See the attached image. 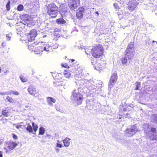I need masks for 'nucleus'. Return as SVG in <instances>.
<instances>
[{
	"mask_svg": "<svg viewBox=\"0 0 157 157\" xmlns=\"http://www.w3.org/2000/svg\"><path fill=\"white\" fill-rule=\"evenodd\" d=\"M133 42H130L129 44L125 51V56L122 59V63L126 65L129 64L133 57Z\"/></svg>",
	"mask_w": 157,
	"mask_h": 157,
	"instance_id": "1",
	"label": "nucleus"
},
{
	"mask_svg": "<svg viewBox=\"0 0 157 157\" xmlns=\"http://www.w3.org/2000/svg\"><path fill=\"white\" fill-rule=\"evenodd\" d=\"M75 82L77 85H78V84H79L80 86L79 87H78L77 90H74L72 94L73 99L79 105L81 103L83 99V95L80 93L81 92H82L83 90L82 88V86L81 82L79 80H77Z\"/></svg>",
	"mask_w": 157,
	"mask_h": 157,
	"instance_id": "2",
	"label": "nucleus"
},
{
	"mask_svg": "<svg viewBox=\"0 0 157 157\" xmlns=\"http://www.w3.org/2000/svg\"><path fill=\"white\" fill-rule=\"evenodd\" d=\"M47 8L48 14L52 18H55L58 14L57 6L54 3H52L48 5Z\"/></svg>",
	"mask_w": 157,
	"mask_h": 157,
	"instance_id": "3",
	"label": "nucleus"
},
{
	"mask_svg": "<svg viewBox=\"0 0 157 157\" xmlns=\"http://www.w3.org/2000/svg\"><path fill=\"white\" fill-rule=\"evenodd\" d=\"M103 53L102 47L100 45L95 46L91 50V54L94 57L96 58L99 57Z\"/></svg>",
	"mask_w": 157,
	"mask_h": 157,
	"instance_id": "4",
	"label": "nucleus"
},
{
	"mask_svg": "<svg viewBox=\"0 0 157 157\" xmlns=\"http://www.w3.org/2000/svg\"><path fill=\"white\" fill-rule=\"evenodd\" d=\"M144 131L146 136L147 138H150L152 140V137L153 136L155 132V129L154 128H151L147 124H145L144 125Z\"/></svg>",
	"mask_w": 157,
	"mask_h": 157,
	"instance_id": "5",
	"label": "nucleus"
},
{
	"mask_svg": "<svg viewBox=\"0 0 157 157\" xmlns=\"http://www.w3.org/2000/svg\"><path fill=\"white\" fill-rule=\"evenodd\" d=\"M18 144L13 141H6L4 144V149L6 153L8 150H11L13 149Z\"/></svg>",
	"mask_w": 157,
	"mask_h": 157,
	"instance_id": "6",
	"label": "nucleus"
},
{
	"mask_svg": "<svg viewBox=\"0 0 157 157\" xmlns=\"http://www.w3.org/2000/svg\"><path fill=\"white\" fill-rule=\"evenodd\" d=\"M33 48H31L32 46L29 45L28 46L29 49L31 51H34V52H37V53L40 54L41 52H42L43 51H48L50 50V47L49 46L47 48L46 47H44L43 48L42 46H39L38 47H35V49H33L34 46H32Z\"/></svg>",
	"mask_w": 157,
	"mask_h": 157,
	"instance_id": "7",
	"label": "nucleus"
},
{
	"mask_svg": "<svg viewBox=\"0 0 157 157\" xmlns=\"http://www.w3.org/2000/svg\"><path fill=\"white\" fill-rule=\"evenodd\" d=\"M138 131V128L136 125L131 126L126 131V135L128 137H131L134 135Z\"/></svg>",
	"mask_w": 157,
	"mask_h": 157,
	"instance_id": "8",
	"label": "nucleus"
},
{
	"mask_svg": "<svg viewBox=\"0 0 157 157\" xmlns=\"http://www.w3.org/2000/svg\"><path fill=\"white\" fill-rule=\"evenodd\" d=\"M79 0H68V6L70 9L73 10L80 5Z\"/></svg>",
	"mask_w": 157,
	"mask_h": 157,
	"instance_id": "9",
	"label": "nucleus"
},
{
	"mask_svg": "<svg viewBox=\"0 0 157 157\" xmlns=\"http://www.w3.org/2000/svg\"><path fill=\"white\" fill-rule=\"evenodd\" d=\"M117 78V74L114 72L111 77L109 83V90H110L113 87L115 83L116 82Z\"/></svg>",
	"mask_w": 157,
	"mask_h": 157,
	"instance_id": "10",
	"label": "nucleus"
},
{
	"mask_svg": "<svg viewBox=\"0 0 157 157\" xmlns=\"http://www.w3.org/2000/svg\"><path fill=\"white\" fill-rule=\"evenodd\" d=\"M36 33L37 32L35 29L32 30L28 35L29 41L31 42L33 40H34L37 35Z\"/></svg>",
	"mask_w": 157,
	"mask_h": 157,
	"instance_id": "11",
	"label": "nucleus"
},
{
	"mask_svg": "<svg viewBox=\"0 0 157 157\" xmlns=\"http://www.w3.org/2000/svg\"><path fill=\"white\" fill-rule=\"evenodd\" d=\"M69 71L72 73H76V72L80 68L78 62H76L75 63L73 64L70 67H68Z\"/></svg>",
	"mask_w": 157,
	"mask_h": 157,
	"instance_id": "12",
	"label": "nucleus"
},
{
	"mask_svg": "<svg viewBox=\"0 0 157 157\" xmlns=\"http://www.w3.org/2000/svg\"><path fill=\"white\" fill-rule=\"evenodd\" d=\"M138 3L135 0L130 1L128 6V8L131 11L134 10L137 6Z\"/></svg>",
	"mask_w": 157,
	"mask_h": 157,
	"instance_id": "13",
	"label": "nucleus"
},
{
	"mask_svg": "<svg viewBox=\"0 0 157 157\" xmlns=\"http://www.w3.org/2000/svg\"><path fill=\"white\" fill-rule=\"evenodd\" d=\"M27 90L30 94L33 96H35V94L36 93V88L33 85L29 86Z\"/></svg>",
	"mask_w": 157,
	"mask_h": 157,
	"instance_id": "14",
	"label": "nucleus"
},
{
	"mask_svg": "<svg viewBox=\"0 0 157 157\" xmlns=\"http://www.w3.org/2000/svg\"><path fill=\"white\" fill-rule=\"evenodd\" d=\"M84 10V9L83 8H80L78 9L76 15V17L78 19H80L82 17Z\"/></svg>",
	"mask_w": 157,
	"mask_h": 157,
	"instance_id": "15",
	"label": "nucleus"
},
{
	"mask_svg": "<svg viewBox=\"0 0 157 157\" xmlns=\"http://www.w3.org/2000/svg\"><path fill=\"white\" fill-rule=\"evenodd\" d=\"M94 102L93 100L89 101L87 102L86 107L89 109H92L93 108Z\"/></svg>",
	"mask_w": 157,
	"mask_h": 157,
	"instance_id": "16",
	"label": "nucleus"
},
{
	"mask_svg": "<svg viewBox=\"0 0 157 157\" xmlns=\"http://www.w3.org/2000/svg\"><path fill=\"white\" fill-rule=\"evenodd\" d=\"M70 140V139L68 137H66L63 140V142L64 144V146L65 147H68L69 146Z\"/></svg>",
	"mask_w": 157,
	"mask_h": 157,
	"instance_id": "17",
	"label": "nucleus"
},
{
	"mask_svg": "<svg viewBox=\"0 0 157 157\" xmlns=\"http://www.w3.org/2000/svg\"><path fill=\"white\" fill-rule=\"evenodd\" d=\"M56 22L58 24H63L66 23V21L63 18H60L56 20Z\"/></svg>",
	"mask_w": 157,
	"mask_h": 157,
	"instance_id": "18",
	"label": "nucleus"
},
{
	"mask_svg": "<svg viewBox=\"0 0 157 157\" xmlns=\"http://www.w3.org/2000/svg\"><path fill=\"white\" fill-rule=\"evenodd\" d=\"M53 83L56 86H59L63 85L64 84L66 83V82L62 81H54Z\"/></svg>",
	"mask_w": 157,
	"mask_h": 157,
	"instance_id": "19",
	"label": "nucleus"
},
{
	"mask_svg": "<svg viewBox=\"0 0 157 157\" xmlns=\"http://www.w3.org/2000/svg\"><path fill=\"white\" fill-rule=\"evenodd\" d=\"M65 72L64 73V76L66 78H69L71 76L73 75V74H72V72H67L66 71H65Z\"/></svg>",
	"mask_w": 157,
	"mask_h": 157,
	"instance_id": "20",
	"label": "nucleus"
},
{
	"mask_svg": "<svg viewBox=\"0 0 157 157\" xmlns=\"http://www.w3.org/2000/svg\"><path fill=\"white\" fill-rule=\"evenodd\" d=\"M32 125L33 127V131L34 133H33V134H35V132L37 130V129L38 128V125L36 124H35V123L34 122H33L32 124Z\"/></svg>",
	"mask_w": 157,
	"mask_h": 157,
	"instance_id": "21",
	"label": "nucleus"
},
{
	"mask_svg": "<svg viewBox=\"0 0 157 157\" xmlns=\"http://www.w3.org/2000/svg\"><path fill=\"white\" fill-rule=\"evenodd\" d=\"M45 131L44 128L40 127L39 129V134L41 135H43L45 132Z\"/></svg>",
	"mask_w": 157,
	"mask_h": 157,
	"instance_id": "22",
	"label": "nucleus"
},
{
	"mask_svg": "<svg viewBox=\"0 0 157 157\" xmlns=\"http://www.w3.org/2000/svg\"><path fill=\"white\" fill-rule=\"evenodd\" d=\"M9 112L7 110L5 109L3 110L2 111V114L6 116H8L9 115Z\"/></svg>",
	"mask_w": 157,
	"mask_h": 157,
	"instance_id": "23",
	"label": "nucleus"
},
{
	"mask_svg": "<svg viewBox=\"0 0 157 157\" xmlns=\"http://www.w3.org/2000/svg\"><path fill=\"white\" fill-rule=\"evenodd\" d=\"M76 73H74V75H77L78 74L79 75L80 74L82 73V70L81 69V68L80 67L79 69H78L77 71H76Z\"/></svg>",
	"mask_w": 157,
	"mask_h": 157,
	"instance_id": "24",
	"label": "nucleus"
},
{
	"mask_svg": "<svg viewBox=\"0 0 157 157\" xmlns=\"http://www.w3.org/2000/svg\"><path fill=\"white\" fill-rule=\"evenodd\" d=\"M26 130L30 132H32L33 129L32 126L30 125H28L26 128Z\"/></svg>",
	"mask_w": 157,
	"mask_h": 157,
	"instance_id": "25",
	"label": "nucleus"
},
{
	"mask_svg": "<svg viewBox=\"0 0 157 157\" xmlns=\"http://www.w3.org/2000/svg\"><path fill=\"white\" fill-rule=\"evenodd\" d=\"M135 85L136 86V88L135 89L136 90H138L139 88L140 85V82H137L135 83Z\"/></svg>",
	"mask_w": 157,
	"mask_h": 157,
	"instance_id": "26",
	"label": "nucleus"
},
{
	"mask_svg": "<svg viewBox=\"0 0 157 157\" xmlns=\"http://www.w3.org/2000/svg\"><path fill=\"white\" fill-rule=\"evenodd\" d=\"M20 78L21 80L23 82H25L27 81V78H26L24 77L23 76H20Z\"/></svg>",
	"mask_w": 157,
	"mask_h": 157,
	"instance_id": "27",
	"label": "nucleus"
},
{
	"mask_svg": "<svg viewBox=\"0 0 157 157\" xmlns=\"http://www.w3.org/2000/svg\"><path fill=\"white\" fill-rule=\"evenodd\" d=\"M52 97H48L47 98V101L48 104L50 105H52V103L51 102Z\"/></svg>",
	"mask_w": 157,
	"mask_h": 157,
	"instance_id": "28",
	"label": "nucleus"
},
{
	"mask_svg": "<svg viewBox=\"0 0 157 157\" xmlns=\"http://www.w3.org/2000/svg\"><path fill=\"white\" fill-rule=\"evenodd\" d=\"M152 138V140H157V132H155L153 137Z\"/></svg>",
	"mask_w": 157,
	"mask_h": 157,
	"instance_id": "29",
	"label": "nucleus"
},
{
	"mask_svg": "<svg viewBox=\"0 0 157 157\" xmlns=\"http://www.w3.org/2000/svg\"><path fill=\"white\" fill-rule=\"evenodd\" d=\"M23 6L22 5H19L17 7V9L18 11H20L22 10L23 9Z\"/></svg>",
	"mask_w": 157,
	"mask_h": 157,
	"instance_id": "30",
	"label": "nucleus"
},
{
	"mask_svg": "<svg viewBox=\"0 0 157 157\" xmlns=\"http://www.w3.org/2000/svg\"><path fill=\"white\" fill-rule=\"evenodd\" d=\"M10 1H9L8 2L6 6V9L7 11H9L10 9Z\"/></svg>",
	"mask_w": 157,
	"mask_h": 157,
	"instance_id": "31",
	"label": "nucleus"
},
{
	"mask_svg": "<svg viewBox=\"0 0 157 157\" xmlns=\"http://www.w3.org/2000/svg\"><path fill=\"white\" fill-rule=\"evenodd\" d=\"M21 123H19V124H13V125H14V126H15L16 128H17V129H19L20 128H21L22 127V125L21 124Z\"/></svg>",
	"mask_w": 157,
	"mask_h": 157,
	"instance_id": "32",
	"label": "nucleus"
},
{
	"mask_svg": "<svg viewBox=\"0 0 157 157\" xmlns=\"http://www.w3.org/2000/svg\"><path fill=\"white\" fill-rule=\"evenodd\" d=\"M12 34H8L6 35V38L7 40H10L11 39Z\"/></svg>",
	"mask_w": 157,
	"mask_h": 157,
	"instance_id": "33",
	"label": "nucleus"
},
{
	"mask_svg": "<svg viewBox=\"0 0 157 157\" xmlns=\"http://www.w3.org/2000/svg\"><path fill=\"white\" fill-rule=\"evenodd\" d=\"M7 99L8 101H9L11 103H13V100L11 97L8 96L6 98Z\"/></svg>",
	"mask_w": 157,
	"mask_h": 157,
	"instance_id": "34",
	"label": "nucleus"
},
{
	"mask_svg": "<svg viewBox=\"0 0 157 157\" xmlns=\"http://www.w3.org/2000/svg\"><path fill=\"white\" fill-rule=\"evenodd\" d=\"M12 94L17 95H18L19 94V92L16 91L12 90Z\"/></svg>",
	"mask_w": 157,
	"mask_h": 157,
	"instance_id": "35",
	"label": "nucleus"
},
{
	"mask_svg": "<svg viewBox=\"0 0 157 157\" xmlns=\"http://www.w3.org/2000/svg\"><path fill=\"white\" fill-rule=\"evenodd\" d=\"M56 147H59L60 148H61L63 147L62 145V144L59 143V144H56Z\"/></svg>",
	"mask_w": 157,
	"mask_h": 157,
	"instance_id": "36",
	"label": "nucleus"
},
{
	"mask_svg": "<svg viewBox=\"0 0 157 157\" xmlns=\"http://www.w3.org/2000/svg\"><path fill=\"white\" fill-rule=\"evenodd\" d=\"M113 6H114L115 9H119V6L116 3H115L113 4Z\"/></svg>",
	"mask_w": 157,
	"mask_h": 157,
	"instance_id": "37",
	"label": "nucleus"
},
{
	"mask_svg": "<svg viewBox=\"0 0 157 157\" xmlns=\"http://www.w3.org/2000/svg\"><path fill=\"white\" fill-rule=\"evenodd\" d=\"M154 119L155 122L157 123V115H155L154 116Z\"/></svg>",
	"mask_w": 157,
	"mask_h": 157,
	"instance_id": "38",
	"label": "nucleus"
},
{
	"mask_svg": "<svg viewBox=\"0 0 157 157\" xmlns=\"http://www.w3.org/2000/svg\"><path fill=\"white\" fill-rule=\"evenodd\" d=\"M6 92V95H10L11 94H12V90H10L9 91H8Z\"/></svg>",
	"mask_w": 157,
	"mask_h": 157,
	"instance_id": "39",
	"label": "nucleus"
},
{
	"mask_svg": "<svg viewBox=\"0 0 157 157\" xmlns=\"http://www.w3.org/2000/svg\"><path fill=\"white\" fill-rule=\"evenodd\" d=\"M12 135H13V137L14 139L16 140L17 138V136L15 134L13 133L12 134Z\"/></svg>",
	"mask_w": 157,
	"mask_h": 157,
	"instance_id": "40",
	"label": "nucleus"
},
{
	"mask_svg": "<svg viewBox=\"0 0 157 157\" xmlns=\"http://www.w3.org/2000/svg\"><path fill=\"white\" fill-rule=\"evenodd\" d=\"M6 45V44L5 42H2V48H4Z\"/></svg>",
	"mask_w": 157,
	"mask_h": 157,
	"instance_id": "41",
	"label": "nucleus"
},
{
	"mask_svg": "<svg viewBox=\"0 0 157 157\" xmlns=\"http://www.w3.org/2000/svg\"><path fill=\"white\" fill-rule=\"evenodd\" d=\"M0 94H1L2 95H6V92H0Z\"/></svg>",
	"mask_w": 157,
	"mask_h": 157,
	"instance_id": "42",
	"label": "nucleus"
},
{
	"mask_svg": "<svg viewBox=\"0 0 157 157\" xmlns=\"http://www.w3.org/2000/svg\"><path fill=\"white\" fill-rule=\"evenodd\" d=\"M56 101V100L55 99L53 98H52L51 99V102H52L53 103H55Z\"/></svg>",
	"mask_w": 157,
	"mask_h": 157,
	"instance_id": "43",
	"label": "nucleus"
},
{
	"mask_svg": "<svg viewBox=\"0 0 157 157\" xmlns=\"http://www.w3.org/2000/svg\"><path fill=\"white\" fill-rule=\"evenodd\" d=\"M24 20L25 21H26V22H28L29 21V19L28 18H25Z\"/></svg>",
	"mask_w": 157,
	"mask_h": 157,
	"instance_id": "44",
	"label": "nucleus"
},
{
	"mask_svg": "<svg viewBox=\"0 0 157 157\" xmlns=\"http://www.w3.org/2000/svg\"><path fill=\"white\" fill-rule=\"evenodd\" d=\"M3 140L2 139H0V145L2 144Z\"/></svg>",
	"mask_w": 157,
	"mask_h": 157,
	"instance_id": "45",
	"label": "nucleus"
},
{
	"mask_svg": "<svg viewBox=\"0 0 157 157\" xmlns=\"http://www.w3.org/2000/svg\"><path fill=\"white\" fill-rule=\"evenodd\" d=\"M55 149L56 150V152L57 153H58L59 151V149L57 148H55Z\"/></svg>",
	"mask_w": 157,
	"mask_h": 157,
	"instance_id": "46",
	"label": "nucleus"
},
{
	"mask_svg": "<svg viewBox=\"0 0 157 157\" xmlns=\"http://www.w3.org/2000/svg\"><path fill=\"white\" fill-rule=\"evenodd\" d=\"M61 66L62 67H66V66H67V64H65L64 65L63 64H61Z\"/></svg>",
	"mask_w": 157,
	"mask_h": 157,
	"instance_id": "47",
	"label": "nucleus"
},
{
	"mask_svg": "<svg viewBox=\"0 0 157 157\" xmlns=\"http://www.w3.org/2000/svg\"><path fill=\"white\" fill-rule=\"evenodd\" d=\"M0 157H2V151H0Z\"/></svg>",
	"mask_w": 157,
	"mask_h": 157,
	"instance_id": "48",
	"label": "nucleus"
},
{
	"mask_svg": "<svg viewBox=\"0 0 157 157\" xmlns=\"http://www.w3.org/2000/svg\"><path fill=\"white\" fill-rule=\"evenodd\" d=\"M71 63H72V62H73L74 61H75V60L74 59H71Z\"/></svg>",
	"mask_w": 157,
	"mask_h": 157,
	"instance_id": "49",
	"label": "nucleus"
},
{
	"mask_svg": "<svg viewBox=\"0 0 157 157\" xmlns=\"http://www.w3.org/2000/svg\"><path fill=\"white\" fill-rule=\"evenodd\" d=\"M59 143H60V141L59 140H58L57 141L56 144H59Z\"/></svg>",
	"mask_w": 157,
	"mask_h": 157,
	"instance_id": "50",
	"label": "nucleus"
},
{
	"mask_svg": "<svg viewBox=\"0 0 157 157\" xmlns=\"http://www.w3.org/2000/svg\"><path fill=\"white\" fill-rule=\"evenodd\" d=\"M95 13L96 14H98V15L99 14V13L97 11V12H95Z\"/></svg>",
	"mask_w": 157,
	"mask_h": 157,
	"instance_id": "51",
	"label": "nucleus"
},
{
	"mask_svg": "<svg viewBox=\"0 0 157 157\" xmlns=\"http://www.w3.org/2000/svg\"><path fill=\"white\" fill-rule=\"evenodd\" d=\"M154 42H155L156 43H157V42H156V41H155L153 40V43H154Z\"/></svg>",
	"mask_w": 157,
	"mask_h": 157,
	"instance_id": "52",
	"label": "nucleus"
},
{
	"mask_svg": "<svg viewBox=\"0 0 157 157\" xmlns=\"http://www.w3.org/2000/svg\"><path fill=\"white\" fill-rule=\"evenodd\" d=\"M91 63H92V64L93 65H94V62H91Z\"/></svg>",
	"mask_w": 157,
	"mask_h": 157,
	"instance_id": "53",
	"label": "nucleus"
},
{
	"mask_svg": "<svg viewBox=\"0 0 157 157\" xmlns=\"http://www.w3.org/2000/svg\"><path fill=\"white\" fill-rule=\"evenodd\" d=\"M58 74L59 75H61V74H60V73H58Z\"/></svg>",
	"mask_w": 157,
	"mask_h": 157,
	"instance_id": "54",
	"label": "nucleus"
},
{
	"mask_svg": "<svg viewBox=\"0 0 157 157\" xmlns=\"http://www.w3.org/2000/svg\"><path fill=\"white\" fill-rule=\"evenodd\" d=\"M85 52L86 54H88V53H87L86 51H85Z\"/></svg>",
	"mask_w": 157,
	"mask_h": 157,
	"instance_id": "55",
	"label": "nucleus"
},
{
	"mask_svg": "<svg viewBox=\"0 0 157 157\" xmlns=\"http://www.w3.org/2000/svg\"><path fill=\"white\" fill-rule=\"evenodd\" d=\"M95 69H96V67H95Z\"/></svg>",
	"mask_w": 157,
	"mask_h": 157,
	"instance_id": "56",
	"label": "nucleus"
}]
</instances>
